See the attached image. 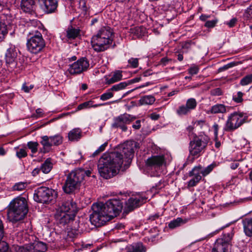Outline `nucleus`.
Listing matches in <instances>:
<instances>
[{"instance_id": "obj_52", "label": "nucleus", "mask_w": 252, "mask_h": 252, "mask_svg": "<svg viewBox=\"0 0 252 252\" xmlns=\"http://www.w3.org/2000/svg\"><path fill=\"white\" fill-rule=\"evenodd\" d=\"M237 64V63H235V62H231V63H230L225 65H224L223 67H222V69L223 70H226L229 68H231V67H232L234 66H235Z\"/></svg>"}, {"instance_id": "obj_61", "label": "nucleus", "mask_w": 252, "mask_h": 252, "mask_svg": "<svg viewBox=\"0 0 252 252\" xmlns=\"http://www.w3.org/2000/svg\"><path fill=\"white\" fill-rule=\"evenodd\" d=\"M107 144H108V143L107 142H105L104 144H103L102 145H101L98 149V150L99 151H101V152H103L106 147L107 146Z\"/></svg>"}, {"instance_id": "obj_14", "label": "nucleus", "mask_w": 252, "mask_h": 252, "mask_svg": "<svg viewBox=\"0 0 252 252\" xmlns=\"http://www.w3.org/2000/svg\"><path fill=\"white\" fill-rule=\"evenodd\" d=\"M135 119V117L126 113L121 115L114 119V123L112 126L115 127H120L123 131H126L127 130L126 125L129 124Z\"/></svg>"}, {"instance_id": "obj_53", "label": "nucleus", "mask_w": 252, "mask_h": 252, "mask_svg": "<svg viewBox=\"0 0 252 252\" xmlns=\"http://www.w3.org/2000/svg\"><path fill=\"white\" fill-rule=\"evenodd\" d=\"M33 87V85H30L29 87L27 86L26 84H23L22 89L26 93H28Z\"/></svg>"}, {"instance_id": "obj_34", "label": "nucleus", "mask_w": 252, "mask_h": 252, "mask_svg": "<svg viewBox=\"0 0 252 252\" xmlns=\"http://www.w3.org/2000/svg\"><path fill=\"white\" fill-rule=\"evenodd\" d=\"M63 137L61 134H57L54 136H50V141H51L52 146H58L63 143Z\"/></svg>"}, {"instance_id": "obj_23", "label": "nucleus", "mask_w": 252, "mask_h": 252, "mask_svg": "<svg viewBox=\"0 0 252 252\" xmlns=\"http://www.w3.org/2000/svg\"><path fill=\"white\" fill-rule=\"evenodd\" d=\"M227 108H229V107L224 104H216L211 107L210 110L208 111V113L213 114L225 113L227 112Z\"/></svg>"}, {"instance_id": "obj_33", "label": "nucleus", "mask_w": 252, "mask_h": 252, "mask_svg": "<svg viewBox=\"0 0 252 252\" xmlns=\"http://www.w3.org/2000/svg\"><path fill=\"white\" fill-rule=\"evenodd\" d=\"M32 245L34 248V252H45L47 250L46 245L41 242L32 244Z\"/></svg>"}, {"instance_id": "obj_15", "label": "nucleus", "mask_w": 252, "mask_h": 252, "mask_svg": "<svg viewBox=\"0 0 252 252\" xmlns=\"http://www.w3.org/2000/svg\"><path fill=\"white\" fill-rule=\"evenodd\" d=\"M197 102L195 98H190L187 99L185 105L180 106L176 110L177 114L180 116L188 115L191 110L195 109Z\"/></svg>"}, {"instance_id": "obj_17", "label": "nucleus", "mask_w": 252, "mask_h": 252, "mask_svg": "<svg viewBox=\"0 0 252 252\" xmlns=\"http://www.w3.org/2000/svg\"><path fill=\"white\" fill-rule=\"evenodd\" d=\"M164 163L165 159L163 156H152L148 158L146 161V165L149 169L156 170Z\"/></svg>"}, {"instance_id": "obj_56", "label": "nucleus", "mask_w": 252, "mask_h": 252, "mask_svg": "<svg viewBox=\"0 0 252 252\" xmlns=\"http://www.w3.org/2000/svg\"><path fill=\"white\" fill-rule=\"evenodd\" d=\"M160 116L159 114H158L156 113H153L150 114V117L151 119L153 120H157L159 119Z\"/></svg>"}, {"instance_id": "obj_20", "label": "nucleus", "mask_w": 252, "mask_h": 252, "mask_svg": "<svg viewBox=\"0 0 252 252\" xmlns=\"http://www.w3.org/2000/svg\"><path fill=\"white\" fill-rule=\"evenodd\" d=\"M21 8L26 13H32L35 9V0H21Z\"/></svg>"}, {"instance_id": "obj_25", "label": "nucleus", "mask_w": 252, "mask_h": 252, "mask_svg": "<svg viewBox=\"0 0 252 252\" xmlns=\"http://www.w3.org/2000/svg\"><path fill=\"white\" fill-rule=\"evenodd\" d=\"M82 136V131L79 128H75L70 130L68 134V137L70 141H78Z\"/></svg>"}, {"instance_id": "obj_4", "label": "nucleus", "mask_w": 252, "mask_h": 252, "mask_svg": "<svg viewBox=\"0 0 252 252\" xmlns=\"http://www.w3.org/2000/svg\"><path fill=\"white\" fill-rule=\"evenodd\" d=\"M92 171L83 168H77L72 170L67 176L64 185L63 187L64 191L68 194L74 192L79 189L85 176H91Z\"/></svg>"}, {"instance_id": "obj_26", "label": "nucleus", "mask_w": 252, "mask_h": 252, "mask_svg": "<svg viewBox=\"0 0 252 252\" xmlns=\"http://www.w3.org/2000/svg\"><path fill=\"white\" fill-rule=\"evenodd\" d=\"M97 36L106 38V39H113V32L109 27L101 28L96 34Z\"/></svg>"}, {"instance_id": "obj_37", "label": "nucleus", "mask_w": 252, "mask_h": 252, "mask_svg": "<svg viewBox=\"0 0 252 252\" xmlns=\"http://www.w3.org/2000/svg\"><path fill=\"white\" fill-rule=\"evenodd\" d=\"M128 84L126 82H121L119 84L115 85L112 87L111 90L118 91L125 89Z\"/></svg>"}, {"instance_id": "obj_7", "label": "nucleus", "mask_w": 252, "mask_h": 252, "mask_svg": "<svg viewBox=\"0 0 252 252\" xmlns=\"http://www.w3.org/2000/svg\"><path fill=\"white\" fill-rule=\"evenodd\" d=\"M32 34L31 38L27 40V46L30 52L36 54L43 50L45 43L41 33L38 31H35Z\"/></svg>"}, {"instance_id": "obj_6", "label": "nucleus", "mask_w": 252, "mask_h": 252, "mask_svg": "<svg viewBox=\"0 0 252 252\" xmlns=\"http://www.w3.org/2000/svg\"><path fill=\"white\" fill-rule=\"evenodd\" d=\"M248 118L247 114L243 112H234L230 114L225 123L224 130L226 131H234L248 122Z\"/></svg>"}, {"instance_id": "obj_1", "label": "nucleus", "mask_w": 252, "mask_h": 252, "mask_svg": "<svg viewBox=\"0 0 252 252\" xmlns=\"http://www.w3.org/2000/svg\"><path fill=\"white\" fill-rule=\"evenodd\" d=\"M136 143L128 141L122 144L117 150L104 154L99 160L98 172L101 177L109 179L115 176L121 167L129 166L134 156Z\"/></svg>"}, {"instance_id": "obj_16", "label": "nucleus", "mask_w": 252, "mask_h": 252, "mask_svg": "<svg viewBox=\"0 0 252 252\" xmlns=\"http://www.w3.org/2000/svg\"><path fill=\"white\" fill-rule=\"evenodd\" d=\"M40 8L46 13L54 12L58 6L57 0H38Z\"/></svg>"}, {"instance_id": "obj_10", "label": "nucleus", "mask_w": 252, "mask_h": 252, "mask_svg": "<svg viewBox=\"0 0 252 252\" xmlns=\"http://www.w3.org/2000/svg\"><path fill=\"white\" fill-rule=\"evenodd\" d=\"M89 61L86 58H81L76 62L70 64L68 71L70 74H79L87 70L89 67Z\"/></svg>"}, {"instance_id": "obj_45", "label": "nucleus", "mask_w": 252, "mask_h": 252, "mask_svg": "<svg viewBox=\"0 0 252 252\" xmlns=\"http://www.w3.org/2000/svg\"><path fill=\"white\" fill-rule=\"evenodd\" d=\"M243 94L241 92H238L236 94L233 95V100L237 103L241 102L243 101Z\"/></svg>"}, {"instance_id": "obj_28", "label": "nucleus", "mask_w": 252, "mask_h": 252, "mask_svg": "<svg viewBox=\"0 0 252 252\" xmlns=\"http://www.w3.org/2000/svg\"><path fill=\"white\" fill-rule=\"evenodd\" d=\"M41 139L40 143L43 147L44 152H49L51 147L52 146L51 141H50V136L48 137L46 135L43 136L41 137Z\"/></svg>"}, {"instance_id": "obj_40", "label": "nucleus", "mask_w": 252, "mask_h": 252, "mask_svg": "<svg viewBox=\"0 0 252 252\" xmlns=\"http://www.w3.org/2000/svg\"><path fill=\"white\" fill-rule=\"evenodd\" d=\"M145 31V29L143 27H136L133 29L132 32L139 37L143 35Z\"/></svg>"}, {"instance_id": "obj_58", "label": "nucleus", "mask_w": 252, "mask_h": 252, "mask_svg": "<svg viewBox=\"0 0 252 252\" xmlns=\"http://www.w3.org/2000/svg\"><path fill=\"white\" fill-rule=\"evenodd\" d=\"M3 236V226L2 221L0 220V239Z\"/></svg>"}, {"instance_id": "obj_31", "label": "nucleus", "mask_w": 252, "mask_h": 252, "mask_svg": "<svg viewBox=\"0 0 252 252\" xmlns=\"http://www.w3.org/2000/svg\"><path fill=\"white\" fill-rule=\"evenodd\" d=\"M53 167V165L50 159H47L41 165L40 169L43 173L47 174L50 172Z\"/></svg>"}, {"instance_id": "obj_42", "label": "nucleus", "mask_w": 252, "mask_h": 252, "mask_svg": "<svg viewBox=\"0 0 252 252\" xmlns=\"http://www.w3.org/2000/svg\"><path fill=\"white\" fill-rule=\"evenodd\" d=\"M218 22V20L216 18H215L212 20L206 21L204 26L208 28H212L216 26Z\"/></svg>"}, {"instance_id": "obj_46", "label": "nucleus", "mask_w": 252, "mask_h": 252, "mask_svg": "<svg viewBox=\"0 0 252 252\" xmlns=\"http://www.w3.org/2000/svg\"><path fill=\"white\" fill-rule=\"evenodd\" d=\"M128 63L132 68H136L138 66V59L131 58L128 60Z\"/></svg>"}, {"instance_id": "obj_18", "label": "nucleus", "mask_w": 252, "mask_h": 252, "mask_svg": "<svg viewBox=\"0 0 252 252\" xmlns=\"http://www.w3.org/2000/svg\"><path fill=\"white\" fill-rule=\"evenodd\" d=\"M200 167H194L189 173V176H193L188 183L189 188L195 186L201 180L200 175Z\"/></svg>"}, {"instance_id": "obj_35", "label": "nucleus", "mask_w": 252, "mask_h": 252, "mask_svg": "<svg viewBox=\"0 0 252 252\" xmlns=\"http://www.w3.org/2000/svg\"><path fill=\"white\" fill-rule=\"evenodd\" d=\"M15 249L17 252H34V248L32 244L26 247L17 246L15 248Z\"/></svg>"}, {"instance_id": "obj_49", "label": "nucleus", "mask_w": 252, "mask_h": 252, "mask_svg": "<svg viewBox=\"0 0 252 252\" xmlns=\"http://www.w3.org/2000/svg\"><path fill=\"white\" fill-rule=\"evenodd\" d=\"M211 94L214 96H219L222 94L221 89L219 88L214 89L211 91Z\"/></svg>"}, {"instance_id": "obj_22", "label": "nucleus", "mask_w": 252, "mask_h": 252, "mask_svg": "<svg viewBox=\"0 0 252 252\" xmlns=\"http://www.w3.org/2000/svg\"><path fill=\"white\" fill-rule=\"evenodd\" d=\"M127 252H146L147 249L142 243H135L128 246Z\"/></svg>"}, {"instance_id": "obj_59", "label": "nucleus", "mask_w": 252, "mask_h": 252, "mask_svg": "<svg viewBox=\"0 0 252 252\" xmlns=\"http://www.w3.org/2000/svg\"><path fill=\"white\" fill-rule=\"evenodd\" d=\"M213 128L214 130V133L216 136H217L218 134V130H219V126L217 124H215L213 126Z\"/></svg>"}, {"instance_id": "obj_3", "label": "nucleus", "mask_w": 252, "mask_h": 252, "mask_svg": "<svg viewBox=\"0 0 252 252\" xmlns=\"http://www.w3.org/2000/svg\"><path fill=\"white\" fill-rule=\"evenodd\" d=\"M28 211L27 201L25 197L19 196L10 203L7 209V219L12 222L22 220Z\"/></svg>"}, {"instance_id": "obj_12", "label": "nucleus", "mask_w": 252, "mask_h": 252, "mask_svg": "<svg viewBox=\"0 0 252 252\" xmlns=\"http://www.w3.org/2000/svg\"><path fill=\"white\" fill-rule=\"evenodd\" d=\"M113 39H106V38L94 35L91 39V44L93 48L96 52H102L106 50L112 42Z\"/></svg>"}, {"instance_id": "obj_64", "label": "nucleus", "mask_w": 252, "mask_h": 252, "mask_svg": "<svg viewBox=\"0 0 252 252\" xmlns=\"http://www.w3.org/2000/svg\"><path fill=\"white\" fill-rule=\"evenodd\" d=\"M236 22V20L233 18L227 24L229 25L230 27H232L235 25Z\"/></svg>"}, {"instance_id": "obj_38", "label": "nucleus", "mask_w": 252, "mask_h": 252, "mask_svg": "<svg viewBox=\"0 0 252 252\" xmlns=\"http://www.w3.org/2000/svg\"><path fill=\"white\" fill-rule=\"evenodd\" d=\"M94 101L92 100H89L84 103L79 104L77 107V110H81L82 109H86L92 107Z\"/></svg>"}, {"instance_id": "obj_9", "label": "nucleus", "mask_w": 252, "mask_h": 252, "mask_svg": "<svg viewBox=\"0 0 252 252\" xmlns=\"http://www.w3.org/2000/svg\"><path fill=\"white\" fill-rule=\"evenodd\" d=\"M232 232L223 235V238L216 240L212 252H229V246L233 237Z\"/></svg>"}, {"instance_id": "obj_55", "label": "nucleus", "mask_w": 252, "mask_h": 252, "mask_svg": "<svg viewBox=\"0 0 252 252\" xmlns=\"http://www.w3.org/2000/svg\"><path fill=\"white\" fill-rule=\"evenodd\" d=\"M171 60L166 58V57H164V58H163L161 59L160 60V63L163 65H166Z\"/></svg>"}, {"instance_id": "obj_24", "label": "nucleus", "mask_w": 252, "mask_h": 252, "mask_svg": "<svg viewBox=\"0 0 252 252\" xmlns=\"http://www.w3.org/2000/svg\"><path fill=\"white\" fill-rule=\"evenodd\" d=\"M66 37L69 39H74L80 36V30L78 28H75L72 26L69 27L66 31Z\"/></svg>"}, {"instance_id": "obj_41", "label": "nucleus", "mask_w": 252, "mask_h": 252, "mask_svg": "<svg viewBox=\"0 0 252 252\" xmlns=\"http://www.w3.org/2000/svg\"><path fill=\"white\" fill-rule=\"evenodd\" d=\"M28 148L31 150L32 154L35 153L37 151L38 144L36 142H29L27 144Z\"/></svg>"}, {"instance_id": "obj_27", "label": "nucleus", "mask_w": 252, "mask_h": 252, "mask_svg": "<svg viewBox=\"0 0 252 252\" xmlns=\"http://www.w3.org/2000/svg\"><path fill=\"white\" fill-rule=\"evenodd\" d=\"M156 101V98L154 95H146L140 98L139 102L141 105H152Z\"/></svg>"}, {"instance_id": "obj_32", "label": "nucleus", "mask_w": 252, "mask_h": 252, "mask_svg": "<svg viewBox=\"0 0 252 252\" xmlns=\"http://www.w3.org/2000/svg\"><path fill=\"white\" fill-rule=\"evenodd\" d=\"M186 222V221L183 220L181 218H177L176 219L171 221L169 223L168 227L171 229H174L183 224H185Z\"/></svg>"}, {"instance_id": "obj_39", "label": "nucleus", "mask_w": 252, "mask_h": 252, "mask_svg": "<svg viewBox=\"0 0 252 252\" xmlns=\"http://www.w3.org/2000/svg\"><path fill=\"white\" fill-rule=\"evenodd\" d=\"M252 83V73L243 77L240 82L242 86H246Z\"/></svg>"}, {"instance_id": "obj_63", "label": "nucleus", "mask_w": 252, "mask_h": 252, "mask_svg": "<svg viewBox=\"0 0 252 252\" xmlns=\"http://www.w3.org/2000/svg\"><path fill=\"white\" fill-rule=\"evenodd\" d=\"M246 12L251 18H252V5L247 8Z\"/></svg>"}, {"instance_id": "obj_30", "label": "nucleus", "mask_w": 252, "mask_h": 252, "mask_svg": "<svg viewBox=\"0 0 252 252\" xmlns=\"http://www.w3.org/2000/svg\"><path fill=\"white\" fill-rule=\"evenodd\" d=\"M122 72L120 70L115 71L112 77L107 80V83L108 84H113L115 82L121 80L122 78Z\"/></svg>"}, {"instance_id": "obj_48", "label": "nucleus", "mask_w": 252, "mask_h": 252, "mask_svg": "<svg viewBox=\"0 0 252 252\" xmlns=\"http://www.w3.org/2000/svg\"><path fill=\"white\" fill-rule=\"evenodd\" d=\"M2 239H0V252H5L8 249L7 244L1 241Z\"/></svg>"}, {"instance_id": "obj_43", "label": "nucleus", "mask_w": 252, "mask_h": 252, "mask_svg": "<svg viewBox=\"0 0 252 252\" xmlns=\"http://www.w3.org/2000/svg\"><path fill=\"white\" fill-rule=\"evenodd\" d=\"M27 185L25 183L20 182L16 183L13 187V189L14 190L21 191L25 189Z\"/></svg>"}, {"instance_id": "obj_36", "label": "nucleus", "mask_w": 252, "mask_h": 252, "mask_svg": "<svg viewBox=\"0 0 252 252\" xmlns=\"http://www.w3.org/2000/svg\"><path fill=\"white\" fill-rule=\"evenodd\" d=\"M215 166L216 164L214 163H212L204 169H202V167L200 165L197 166V167H200V174H202L203 176H205L209 174Z\"/></svg>"}, {"instance_id": "obj_5", "label": "nucleus", "mask_w": 252, "mask_h": 252, "mask_svg": "<svg viewBox=\"0 0 252 252\" xmlns=\"http://www.w3.org/2000/svg\"><path fill=\"white\" fill-rule=\"evenodd\" d=\"M77 212L76 203L72 199H68L58 208L55 218L60 224L64 225L73 220Z\"/></svg>"}, {"instance_id": "obj_11", "label": "nucleus", "mask_w": 252, "mask_h": 252, "mask_svg": "<svg viewBox=\"0 0 252 252\" xmlns=\"http://www.w3.org/2000/svg\"><path fill=\"white\" fill-rule=\"evenodd\" d=\"M53 190L48 188L42 187L39 188L34 194V200L39 203H47L51 201Z\"/></svg>"}, {"instance_id": "obj_47", "label": "nucleus", "mask_w": 252, "mask_h": 252, "mask_svg": "<svg viewBox=\"0 0 252 252\" xmlns=\"http://www.w3.org/2000/svg\"><path fill=\"white\" fill-rule=\"evenodd\" d=\"M16 156L19 158H21L27 156V153L25 149H20L16 152Z\"/></svg>"}, {"instance_id": "obj_21", "label": "nucleus", "mask_w": 252, "mask_h": 252, "mask_svg": "<svg viewBox=\"0 0 252 252\" xmlns=\"http://www.w3.org/2000/svg\"><path fill=\"white\" fill-rule=\"evenodd\" d=\"M244 231L249 237H252V218H245L243 220Z\"/></svg>"}, {"instance_id": "obj_29", "label": "nucleus", "mask_w": 252, "mask_h": 252, "mask_svg": "<svg viewBox=\"0 0 252 252\" xmlns=\"http://www.w3.org/2000/svg\"><path fill=\"white\" fill-rule=\"evenodd\" d=\"M8 31L7 25L4 22L0 21V42L4 39Z\"/></svg>"}, {"instance_id": "obj_57", "label": "nucleus", "mask_w": 252, "mask_h": 252, "mask_svg": "<svg viewBox=\"0 0 252 252\" xmlns=\"http://www.w3.org/2000/svg\"><path fill=\"white\" fill-rule=\"evenodd\" d=\"M210 18H211L210 15L202 14L200 16V19L203 21H207V20Z\"/></svg>"}, {"instance_id": "obj_19", "label": "nucleus", "mask_w": 252, "mask_h": 252, "mask_svg": "<svg viewBox=\"0 0 252 252\" xmlns=\"http://www.w3.org/2000/svg\"><path fill=\"white\" fill-rule=\"evenodd\" d=\"M147 199L145 196H138L135 197H130L126 202V205L129 211L132 210L134 208L138 207L145 203Z\"/></svg>"}, {"instance_id": "obj_50", "label": "nucleus", "mask_w": 252, "mask_h": 252, "mask_svg": "<svg viewBox=\"0 0 252 252\" xmlns=\"http://www.w3.org/2000/svg\"><path fill=\"white\" fill-rule=\"evenodd\" d=\"M189 71L191 75L196 74L198 72V68L197 66L191 67L189 69Z\"/></svg>"}, {"instance_id": "obj_60", "label": "nucleus", "mask_w": 252, "mask_h": 252, "mask_svg": "<svg viewBox=\"0 0 252 252\" xmlns=\"http://www.w3.org/2000/svg\"><path fill=\"white\" fill-rule=\"evenodd\" d=\"M239 163L238 162H233L231 163L230 167L232 169H235L239 166Z\"/></svg>"}, {"instance_id": "obj_62", "label": "nucleus", "mask_w": 252, "mask_h": 252, "mask_svg": "<svg viewBox=\"0 0 252 252\" xmlns=\"http://www.w3.org/2000/svg\"><path fill=\"white\" fill-rule=\"evenodd\" d=\"M40 170V168H36L34 169L32 171V175L34 176L37 175V174H38Z\"/></svg>"}, {"instance_id": "obj_51", "label": "nucleus", "mask_w": 252, "mask_h": 252, "mask_svg": "<svg viewBox=\"0 0 252 252\" xmlns=\"http://www.w3.org/2000/svg\"><path fill=\"white\" fill-rule=\"evenodd\" d=\"M242 252H252V244L246 245Z\"/></svg>"}, {"instance_id": "obj_13", "label": "nucleus", "mask_w": 252, "mask_h": 252, "mask_svg": "<svg viewBox=\"0 0 252 252\" xmlns=\"http://www.w3.org/2000/svg\"><path fill=\"white\" fill-rule=\"evenodd\" d=\"M5 60L9 69L13 70L18 66L17 52L14 46H11L6 50Z\"/></svg>"}, {"instance_id": "obj_2", "label": "nucleus", "mask_w": 252, "mask_h": 252, "mask_svg": "<svg viewBox=\"0 0 252 252\" xmlns=\"http://www.w3.org/2000/svg\"><path fill=\"white\" fill-rule=\"evenodd\" d=\"M122 208V203L119 199H110L105 203L94 204L93 213L90 216V221L95 227H100L118 215Z\"/></svg>"}, {"instance_id": "obj_54", "label": "nucleus", "mask_w": 252, "mask_h": 252, "mask_svg": "<svg viewBox=\"0 0 252 252\" xmlns=\"http://www.w3.org/2000/svg\"><path fill=\"white\" fill-rule=\"evenodd\" d=\"M141 121L140 120H137L135 123L132 125V127L136 129H138L141 127Z\"/></svg>"}, {"instance_id": "obj_44", "label": "nucleus", "mask_w": 252, "mask_h": 252, "mask_svg": "<svg viewBox=\"0 0 252 252\" xmlns=\"http://www.w3.org/2000/svg\"><path fill=\"white\" fill-rule=\"evenodd\" d=\"M113 96V94L110 91H108L100 96V99L102 101L107 100Z\"/></svg>"}, {"instance_id": "obj_8", "label": "nucleus", "mask_w": 252, "mask_h": 252, "mask_svg": "<svg viewBox=\"0 0 252 252\" xmlns=\"http://www.w3.org/2000/svg\"><path fill=\"white\" fill-rule=\"evenodd\" d=\"M208 143V139L204 137H195L189 143L190 155L198 157L200 153L205 148Z\"/></svg>"}]
</instances>
